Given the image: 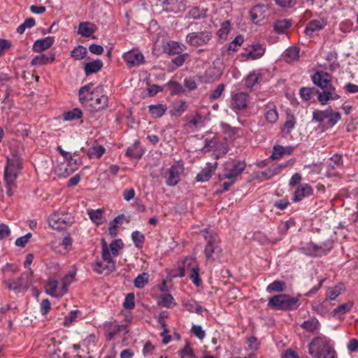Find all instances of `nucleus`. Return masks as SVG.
Wrapping results in <instances>:
<instances>
[{"label":"nucleus","mask_w":358,"mask_h":358,"mask_svg":"<svg viewBox=\"0 0 358 358\" xmlns=\"http://www.w3.org/2000/svg\"><path fill=\"white\" fill-rule=\"evenodd\" d=\"M188 124L190 127H201L203 126V117L196 113L191 117Z\"/></svg>","instance_id":"obj_56"},{"label":"nucleus","mask_w":358,"mask_h":358,"mask_svg":"<svg viewBox=\"0 0 358 358\" xmlns=\"http://www.w3.org/2000/svg\"><path fill=\"white\" fill-rule=\"evenodd\" d=\"M353 302L348 301L347 303H343L341 305H339L336 308H335L333 311V313L334 315H341L344 313L348 312L350 310V309L353 306Z\"/></svg>","instance_id":"obj_49"},{"label":"nucleus","mask_w":358,"mask_h":358,"mask_svg":"<svg viewBox=\"0 0 358 358\" xmlns=\"http://www.w3.org/2000/svg\"><path fill=\"white\" fill-rule=\"evenodd\" d=\"M296 124L295 118L292 115L287 114L286 120L284 124V131L287 134H289L291 131L294 128Z\"/></svg>","instance_id":"obj_52"},{"label":"nucleus","mask_w":358,"mask_h":358,"mask_svg":"<svg viewBox=\"0 0 358 358\" xmlns=\"http://www.w3.org/2000/svg\"><path fill=\"white\" fill-rule=\"evenodd\" d=\"M167 109V106L163 103L152 104L148 106V112L153 118H159L162 117Z\"/></svg>","instance_id":"obj_24"},{"label":"nucleus","mask_w":358,"mask_h":358,"mask_svg":"<svg viewBox=\"0 0 358 358\" xmlns=\"http://www.w3.org/2000/svg\"><path fill=\"white\" fill-rule=\"evenodd\" d=\"M190 279L192 282L197 287L201 283V280L199 277V268L198 266L193 267L190 271Z\"/></svg>","instance_id":"obj_54"},{"label":"nucleus","mask_w":358,"mask_h":358,"mask_svg":"<svg viewBox=\"0 0 358 358\" xmlns=\"http://www.w3.org/2000/svg\"><path fill=\"white\" fill-rule=\"evenodd\" d=\"M313 189L308 184H303L299 187L294 192L293 201L298 202L301 201L304 197L313 194Z\"/></svg>","instance_id":"obj_22"},{"label":"nucleus","mask_w":358,"mask_h":358,"mask_svg":"<svg viewBox=\"0 0 358 358\" xmlns=\"http://www.w3.org/2000/svg\"><path fill=\"white\" fill-rule=\"evenodd\" d=\"M331 111V107L328 108L327 109L324 110H315L313 112V119L312 120L317 122H322L325 119H327L328 116L329 115V113Z\"/></svg>","instance_id":"obj_38"},{"label":"nucleus","mask_w":358,"mask_h":358,"mask_svg":"<svg viewBox=\"0 0 358 358\" xmlns=\"http://www.w3.org/2000/svg\"><path fill=\"white\" fill-rule=\"evenodd\" d=\"M163 10L167 13H178L185 9L184 0H164L162 2Z\"/></svg>","instance_id":"obj_16"},{"label":"nucleus","mask_w":358,"mask_h":358,"mask_svg":"<svg viewBox=\"0 0 358 358\" xmlns=\"http://www.w3.org/2000/svg\"><path fill=\"white\" fill-rule=\"evenodd\" d=\"M334 351L331 340L324 335L314 338L308 345V353L315 358Z\"/></svg>","instance_id":"obj_3"},{"label":"nucleus","mask_w":358,"mask_h":358,"mask_svg":"<svg viewBox=\"0 0 358 358\" xmlns=\"http://www.w3.org/2000/svg\"><path fill=\"white\" fill-rule=\"evenodd\" d=\"M250 100L248 93L245 92H232L231 95V108L238 113L248 108Z\"/></svg>","instance_id":"obj_9"},{"label":"nucleus","mask_w":358,"mask_h":358,"mask_svg":"<svg viewBox=\"0 0 358 358\" xmlns=\"http://www.w3.org/2000/svg\"><path fill=\"white\" fill-rule=\"evenodd\" d=\"M244 42V38L242 35H238L229 44L228 50L236 52L238 48L242 45Z\"/></svg>","instance_id":"obj_50"},{"label":"nucleus","mask_w":358,"mask_h":358,"mask_svg":"<svg viewBox=\"0 0 358 358\" xmlns=\"http://www.w3.org/2000/svg\"><path fill=\"white\" fill-rule=\"evenodd\" d=\"M345 289L343 284H339L335 287L328 289L327 293V298L329 300H335Z\"/></svg>","instance_id":"obj_41"},{"label":"nucleus","mask_w":358,"mask_h":358,"mask_svg":"<svg viewBox=\"0 0 358 358\" xmlns=\"http://www.w3.org/2000/svg\"><path fill=\"white\" fill-rule=\"evenodd\" d=\"M299 298L288 294H278L271 297L268 306L277 310H292L299 306Z\"/></svg>","instance_id":"obj_4"},{"label":"nucleus","mask_w":358,"mask_h":358,"mask_svg":"<svg viewBox=\"0 0 358 358\" xmlns=\"http://www.w3.org/2000/svg\"><path fill=\"white\" fill-rule=\"evenodd\" d=\"M230 30V23L229 21H224L222 23L220 29L217 31V35L221 38H225Z\"/></svg>","instance_id":"obj_57"},{"label":"nucleus","mask_w":358,"mask_h":358,"mask_svg":"<svg viewBox=\"0 0 358 358\" xmlns=\"http://www.w3.org/2000/svg\"><path fill=\"white\" fill-rule=\"evenodd\" d=\"M124 247V243L121 239H116L111 242V243L108 246L109 251L111 254V257L113 258L117 257L120 250H122Z\"/></svg>","instance_id":"obj_36"},{"label":"nucleus","mask_w":358,"mask_h":358,"mask_svg":"<svg viewBox=\"0 0 358 358\" xmlns=\"http://www.w3.org/2000/svg\"><path fill=\"white\" fill-rule=\"evenodd\" d=\"M103 211L101 209L90 210L88 211V215L90 220L96 225H100L103 223Z\"/></svg>","instance_id":"obj_35"},{"label":"nucleus","mask_w":358,"mask_h":358,"mask_svg":"<svg viewBox=\"0 0 358 358\" xmlns=\"http://www.w3.org/2000/svg\"><path fill=\"white\" fill-rule=\"evenodd\" d=\"M211 38L212 36L209 31L192 32L187 35L186 42L191 46L198 47L206 45Z\"/></svg>","instance_id":"obj_12"},{"label":"nucleus","mask_w":358,"mask_h":358,"mask_svg":"<svg viewBox=\"0 0 358 358\" xmlns=\"http://www.w3.org/2000/svg\"><path fill=\"white\" fill-rule=\"evenodd\" d=\"M103 67V62L101 59H96L87 62L85 66V73L87 76L99 72Z\"/></svg>","instance_id":"obj_27"},{"label":"nucleus","mask_w":358,"mask_h":358,"mask_svg":"<svg viewBox=\"0 0 358 358\" xmlns=\"http://www.w3.org/2000/svg\"><path fill=\"white\" fill-rule=\"evenodd\" d=\"M328 116V124L330 127H333L341 119V114L338 112H333L332 108H331V111Z\"/></svg>","instance_id":"obj_61"},{"label":"nucleus","mask_w":358,"mask_h":358,"mask_svg":"<svg viewBox=\"0 0 358 358\" xmlns=\"http://www.w3.org/2000/svg\"><path fill=\"white\" fill-rule=\"evenodd\" d=\"M105 148L102 145L91 147L87 152L90 159H99L105 153Z\"/></svg>","instance_id":"obj_40"},{"label":"nucleus","mask_w":358,"mask_h":358,"mask_svg":"<svg viewBox=\"0 0 358 358\" xmlns=\"http://www.w3.org/2000/svg\"><path fill=\"white\" fill-rule=\"evenodd\" d=\"M299 50L296 47L288 48L285 53V59L287 62H292L298 59Z\"/></svg>","instance_id":"obj_47"},{"label":"nucleus","mask_w":358,"mask_h":358,"mask_svg":"<svg viewBox=\"0 0 358 358\" xmlns=\"http://www.w3.org/2000/svg\"><path fill=\"white\" fill-rule=\"evenodd\" d=\"M186 110L187 104L185 101L182 100H178L173 103V107L170 110L169 113L171 116H179L185 113Z\"/></svg>","instance_id":"obj_29"},{"label":"nucleus","mask_w":358,"mask_h":358,"mask_svg":"<svg viewBox=\"0 0 358 358\" xmlns=\"http://www.w3.org/2000/svg\"><path fill=\"white\" fill-rule=\"evenodd\" d=\"M74 222L71 213L62 211L52 214L48 218V223L51 228L62 230L71 225Z\"/></svg>","instance_id":"obj_6"},{"label":"nucleus","mask_w":358,"mask_h":358,"mask_svg":"<svg viewBox=\"0 0 358 358\" xmlns=\"http://www.w3.org/2000/svg\"><path fill=\"white\" fill-rule=\"evenodd\" d=\"M94 32V25L90 22H81L78 26V34L84 37H90Z\"/></svg>","instance_id":"obj_34"},{"label":"nucleus","mask_w":358,"mask_h":358,"mask_svg":"<svg viewBox=\"0 0 358 358\" xmlns=\"http://www.w3.org/2000/svg\"><path fill=\"white\" fill-rule=\"evenodd\" d=\"M65 161L68 163V164L70 167V169H69L70 173L75 172L76 170L78 169V168L80 165V162L78 159H73L72 157V155H71L70 158L66 159Z\"/></svg>","instance_id":"obj_62"},{"label":"nucleus","mask_w":358,"mask_h":358,"mask_svg":"<svg viewBox=\"0 0 358 358\" xmlns=\"http://www.w3.org/2000/svg\"><path fill=\"white\" fill-rule=\"evenodd\" d=\"M20 169V164L17 159H7V166L4 170V179L8 188L14 185Z\"/></svg>","instance_id":"obj_10"},{"label":"nucleus","mask_w":358,"mask_h":358,"mask_svg":"<svg viewBox=\"0 0 358 358\" xmlns=\"http://www.w3.org/2000/svg\"><path fill=\"white\" fill-rule=\"evenodd\" d=\"M220 142H218L216 139V138H213L211 139H206L205 140V144L203 148V150L205 152L210 151L213 150H217V145Z\"/></svg>","instance_id":"obj_55"},{"label":"nucleus","mask_w":358,"mask_h":358,"mask_svg":"<svg viewBox=\"0 0 358 358\" xmlns=\"http://www.w3.org/2000/svg\"><path fill=\"white\" fill-rule=\"evenodd\" d=\"M285 289V283L281 280H275L272 283L269 284L266 287L268 292H283Z\"/></svg>","instance_id":"obj_46"},{"label":"nucleus","mask_w":358,"mask_h":358,"mask_svg":"<svg viewBox=\"0 0 358 358\" xmlns=\"http://www.w3.org/2000/svg\"><path fill=\"white\" fill-rule=\"evenodd\" d=\"M123 305L125 309L131 310L134 308V294L133 293H129L125 296Z\"/></svg>","instance_id":"obj_63"},{"label":"nucleus","mask_w":358,"mask_h":358,"mask_svg":"<svg viewBox=\"0 0 358 358\" xmlns=\"http://www.w3.org/2000/svg\"><path fill=\"white\" fill-rule=\"evenodd\" d=\"M217 166V163L215 162L213 164H210L208 166L202 169L196 176V180L198 182H206L212 176L213 173L215 171Z\"/></svg>","instance_id":"obj_23"},{"label":"nucleus","mask_w":358,"mask_h":358,"mask_svg":"<svg viewBox=\"0 0 358 358\" xmlns=\"http://www.w3.org/2000/svg\"><path fill=\"white\" fill-rule=\"evenodd\" d=\"M291 25L292 21L290 20L283 19L276 21L274 24L273 28L276 33L281 34L285 33Z\"/></svg>","instance_id":"obj_33"},{"label":"nucleus","mask_w":358,"mask_h":358,"mask_svg":"<svg viewBox=\"0 0 358 358\" xmlns=\"http://www.w3.org/2000/svg\"><path fill=\"white\" fill-rule=\"evenodd\" d=\"M31 275L32 271H29L23 273L16 280H5L3 281V284L10 290H13L16 292H20L22 289H27L31 285Z\"/></svg>","instance_id":"obj_7"},{"label":"nucleus","mask_w":358,"mask_h":358,"mask_svg":"<svg viewBox=\"0 0 358 358\" xmlns=\"http://www.w3.org/2000/svg\"><path fill=\"white\" fill-rule=\"evenodd\" d=\"M158 304L160 306L171 308L175 304L174 299L173 296L170 294H162L160 295L159 298Z\"/></svg>","instance_id":"obj_39"},{"label":"nucleus","mask_w":358,"mask_h":358,"mask_svg":"<svg viewBox=\"0 0 358 358\" xmlns=\"http://www.w3.org/2000/svg\"><path fill=\"white\" fill-rule=\"evenodd\" d=\"M266 7L262 5H257L250 10L251 19L255 24L259 23L265 17Z\"/></svg>","instance_id":"obj_25"},{"label":"nucleus","mask_w":358,"mask_h":358,"mask_svg":"<svg viewBox=\"0 0 358 358\" xmlns=\"http://www.w3.org/2000/svg\"><path fill=\"white\" fill-rule=\"evenodd\" d=\"M149 282V274L148 273L143 272L139 274L134 281V286L136 288L142 289Z\"/></svg>","instance_id":"obj_43"},{"label":"nucleus","mask_w":358,"mask_h":358,"mask_svg":"<svg viewBox=\"0 0 358 358\" xmlns=\"http://www.w3.org/2000/svg\"><path fill=\"white\" fill-rule=\"evenodd\" d=\"M206 15V10L205 9H201L199 7H193L189 10L187 17L198 20L205 17Z\"/></svg>","instance_id":"obj_42"},{"label":"nucleus","mask_w":358,"mask_h":358,"mask_svg":"<svg viewBox=\"0 0 358 358\" xmlns=\"http://www.w3.org/2000/svg\"><path fill=\"white\" fill-rule=\"evenodd\" d=\"M87 53V48L81 45H79L76 46L73 50H71V56L77 60H80L86 57Z\"/></svg>","instance_id":"obj_44"},{"label":"nucleus","mask_w":358,"mask_h":358,"mask_svg":"<svg viewBox=\"0 0 358 358\" xmlns=\"http://www.w3.org/2000/svg\"><path fill=\"white\" fill-rule=\"evenodd\" d=\"M97 92L96 95H93L92 100H91V105L96 110H101L108 106V96L103 94V88L102 86L96 87Z\"/></svg>","instance_id":"obj_14"},{"label":"nucleus","mask_w":358,"mask_h":358,"mask_svg":"<svg viewBox=\"0 0 358 358\" xmlns=\"http://www.w3.org/2000/svg\"><path fill=\"white\" fill-rule=\"evenodd\" d=\"M340 96L336 93L334 86L323 90V92L318 93L317 99L322 105H326L329 101L337 100Z\"/></svg>","instance_id":"obj_18"},{"label":"nucleus","mask_w":358,"mask_h":358,"mask_svg":"<svg viewBox=\"0 0 358 358\" xmlns=\"http://www.w3.org/2000/svg\"><path fill=\"white\" fill-rule=\"evenodd\" d=\"M131 239L134 245L138 248H141L144 243L145 237L141 232L135 231L131 234Z\"/></svg>","instance_id":"obj_51"},{"label":"nucleus","mask_w":358,"mask_h":358,"mask_svg":"<svg viewBox=\"0 0 358 358\" xmlns=\"http://www.w3.org/2000/svg\"><path fill=\"white\" fill-rule=\"evenodd\" d=\"M121 327L115 322H106L104 324V329L107 333V339H113L115 335L120 331Z\"/></svg>","instance_id":"obj_28"},{"label":"nucleus","mask_w":358,"mask_h":358,"mask_svg":"<svg viewBox=\"0 0 358 358\" xmlns=\"http://www.w3.org/2000/svg\"><path fill=\"white\" fill-rule=\"evenodd\" d=\"M122 58L130 68L140 66L145 62L143 55L138 50H129L124 52L122 55Z\"/></svg>","instance_id":"obj_13"},{"label":"nucleus","mask_w":358,"mask_h":358,"mask_svg":"<svg viewBox=\"0 0 358 358\" xmlns=\"http://www.w3.org/2000/svg\"><path fill=\"white\" fill-rule=\"evenodd\" d=\"M58 286V282L56 280H49L47 283L46 293L50 296H57L56 289Z\"/></svg>","instance_id":"obj_58"},{"label":"nucleus","mask_w":358,"mask_h":358,"mask_svg":"<svg viewBox=\"0 0 358 358\" xmlns=\"http://www.w3.org/2000/svg\"><path fill=\"white\" fill-rule=\"evenodd\" d=\"M167 85L171 94H180L184 92L182 85L176 81L170 80Z\"/></svg>","instance_id":"obj_53"},{"label":"nucleus","mask_w":358,"mask_h":358,"mask_svg":"<svg viewBox=\"0 0 358 358\" xmlns=\"http://www.w3.org/2000/svg\"><path fill=\"white\" fill-rule=\"evenodd\" d=\"M184 172V165L178 162L172 165L167 171L165 176L166 183L168 186L176 185Z\"/></svg>","instance_id":"obj_11"},{"label":"nucleus","mask_w":358,"mask_h":358,"mask_svg":"<svg viewBox=\"0 0 358 358\" xmlns=\"http://www.w3.org/2000/svg\"><path fill=\"white\" fill-rule=\"evenodd\" d=\"M92 84L90 83L82 87L78 92L80 101L83 103H87L92 100L93 95H96L97 90L96 87L92 90Z\"/></svg>","instance_id":"obj_20"},{"label":"nucleus","mask_w":358,"mask_h":358,"mask_svg":"<svg viewBox=\"0 0 358 358\" xmlns=\"http://www.w3.org/2000/svg\"><path fill=\"white\" fill-rule=\"evenodd\" d=\"M126 155L131 159H139L143 155V150L138 143H134L127 150Z\"/></svg>","instance_id":"obj_31"},{"label":"nucleus","mask_w":358,"mask_h":358,"mask_svg":"<svg viewBox=\"0 0 358 358\" xmlns=\"http://www.w3.org/2000/svg\"><path fill=\"white\" fill-rule=\"evenodd\" d=\"M300 251L307 256H317L323 253L322 248L313 243H307L305 246L301 247Z\"/></svg>","instance_id":"obj_26"},{"label":"nucleus","mask_w":358,"mask_h":358,"mask_svg":"<svg viewBox=\"0 0 358 358\" xmlns=\"http://www.w3.org/2000/svg\"><path fill=\"white\" fill-rule=\"evenodd\" d=\"M313 83L322 90L333 86L331 83L330 76L322 71L316 72L312 77Z\"/></svg>","instance_id":"obj_17"},{"label":"nucleus","mask_w":358,"mask_h":358,"mask_svg":"<svg viewBox=\"0 0 358 358\" xmlns=\"http://www.w3.org/2000/svg\"><path fill=\"white\" fill-rule=\"evenodd\" d=\"M203 238L206 241L204 254L208 260H215L218 258L222 252L220 245V238L217 234L211 230L205 229L201 231Z\"/></svg>","instance_id":"obj_2"},{"label":"nucleus","mask_w":358,"mask_h":358,"mask_svg":"<svg viewBox=\"0 0 358 358\" xmlns=\"http://www.w3.org/2000/svg\"><path fill=\"white\" fill-rule=\"evenodd\" d=\"M55 59V54L50 53L48 55L40 54L36 55L31 59L30 64L31 66H42L48 64L52 63Z\"/></svg>","instance_id":"obj_21"},{"label":"nucleus","mask_w":358,"mask_h":358,"mask_svg":"<svg viewBox=\"0 0 358 358\" xmlns=\"http://www.w3.org/2000/svg\"><path fill=\"white\" fill-rule=\"evenodd\" d=\"M301 327L306 331L311 333H315L319 330L320 324L315 318L304 321Z\"/></svg>","instance_id":"obj_32"},{"label":"nucleus","mask_w":358,"mask_h":358,"mask_svg":"<svg viewBox=\"0 0 358 358\" xmlns=\"http://www.w3.org/2000/svg\"><path fill=\"white\" fill-rule=\"evenodd\" d=\"M69 166L68 163L65 161L64 163H61L55 168V173L59 177H67L71 175L72 173L69 171Z\"/></svg>","instance_id":"obj_48"},{"label":"nucleus","mask_w":358,"mask_h":358,"mask_svg":"<svg viewBox=\"0 0 358 358\" xmlns=\"http://www.w3.org/2000/svg\"><path fill=\"white\" fill-rule=\"evenodd\" d=\"M101 257L104 262L97 260L92 264L94 271L99 274H102L105 272L110 273L115 271L116 269V262L111 257L108 245L104 239L101 242Z\"/></svg>","instance_id":"obj_1"},{"label":"nucleus","mask_w":358,"mask_h":358,"mask_svg":"<svg viewBox=\"0 0 358 358\" xmlns=\"http://www.w3.org/2000/svg\"><path fill=\"white\" fill-rule=\"evenodd\" d=\"M246 164L244 161L231 159L224 164L223 174L220 180L234 179L240 176L245 169Z\"/></svg>","instance_id":"obj_5"},{"label":"nucleus","mask_w":358,"mask_h":358,"mask_svg":"<svg viewBox=\"0 0 358 358\" xmlns=\"http://www.w3.org/2000/svg\"><path fill=\"white\" fill-rule=\"evenodd\" d=\"M225 88V85L224 84H220L217 86V87L212 92V93L209 96V99L210 100H216L219 99L222 94L223 93Z\"/></svg>","instance_id":"obj_60"},{"label":"nucleus","mask_w":358,"mask_h":358,"mask_svg":"<svg viewBox=\"0 0 358 358\" xmlns=\"http://www.w3.org/2000/svg\"><path fill=\"white\" fill-rule=\"evenodd\" d=\"M265 51L264 45L259 43H252L243 49L241 56L245 60H256L262 57Z\"/></svg>","instance_id":"obj_8"},{"label":"nucleus","mask_w":358,"mask_h":358,"mask_svg":"<svg viewBox=\"0 0 358 358\" xmlns=\"http://www.w3.org/2000/svg\"><path fill=\"white\" fill-rule=\"evenodd\" d=\"M31 237V234L28 233L26 235L17 238L15 244L17 247L24 248L25 247L26 244L29 242Z\"/></svg>","instance_id":"obj_64"},{"label":"nucleus","mask_w":358,"mask_h":358,"mask_svg":"<svg viewBox=\"0 0 358 358\" xmlns=\"http://www.w3.org/2000/svg\"><path fill=\"white\" fill-rule=\"evenodd\" d=\"M261 80V75L257 73H251L245 78V85L247 88H254Z\"/></svg>","instance_id":"obj_37"},{"label":"nucleus","mask_w":358,"mask_h":358,"mask_svg":"<svg viewBox=\"0 0 358 358\" xmlns=\"http://www.w3.org/2000/svg\"><path fill=\"white\" fill-rule=\"evenodd\" d=\"M314 87H302L300 90V95L301 98L306 101H309L311 99L313 93L315 92Z\"/></svg>","instance_id":"obj_59"},{"label":"nucleus","mask_w":358,"mask_h":358,"mask_svg":"<svg viewBox=\"0 0 358 358\" xmlns=\"http://www.w3.org/2000/svg\"><path fill=\"white\" fill-rule=\"evenodd\" d=\"M83 112L80 109L76 108L71 110L67 111L64 113V120L67 121H72L78 120L82 117Z\"/></svg>","instance_id":"obj_45"},{"label":"nucleus","mask_w":358,"mask_h":358,"mask_svg":"<svg viewBox=\"0 0 358 358\" xmlns=\"http://www.w3.org/2000/svg\"><path fill=\"white\" fill-rule=\"evenodd\" d=\"M327 24L324 17H318L310 20L306 25L304 33L307 36H313V33L323 29Z\"/></svg>","instance_id":"obj_15"},{"label":"nucleus","mask_w":358,"mask_h":358,"mask_svg":"<svg viewBox=\"0 0 358 358\" xmlns=\"http://www.w3.org/2000/svg\"><path fill=\"white\" fill-rule=\"evenodd\" d=\"M53 36H47L44 38L36 40L32 46V50L35 52H41L49 49L54 43Z\"/></svg>","instance_id":"obj_19"},{"label":"nucleus","mask_w":358,"mask_h":358,"mask_svg":"<svg viewBox=\"0 0 358 358\" xmlns=\"http://www.w3.org/2000/svg\"><path fill=\"white\" fill-rule=\"evenodd\" d=\"M265 118L271 124H273L278 120V113L276 108L273 104L266 106Z\"/></svg>","instance_id":"obj_30"}]
</instances>
